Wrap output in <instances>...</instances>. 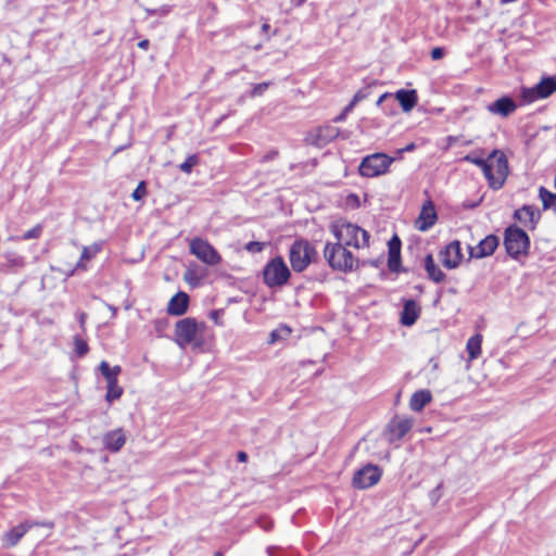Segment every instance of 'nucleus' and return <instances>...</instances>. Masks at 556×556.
<instances>
[{"mask_svg":"<svg viewBox=\"0 0 556 556\" xmlns=\"http://www.w3.org/2000/svg\"><path fill=\"white\" fill-rule=\"evenodd\" d=\"M204 329V323H200L192 317L182 318L175 325V342L181 349H186L188 345L201 348L203 344Z\"/></svg>","mask_w":556,"mask_h":556,"instance_id":"nucleus-1","label":"nucleus"},{"mask_svg":"<svg viewBox=\"0 0 556 556\" xmlns=\"http://www.w3.org/2000/svg\"><path fill=\"white\" fill-rule=\"evenodd\" d=\"M324 257L333 270L341 273L352 271L357 265V260L354 257L348 247L336 243H326L324 249Z\"/></svg>","mask_w":556,"mask_h":556,"instance_id":"nucleus-2","label":"nucleus"},{"mask_svg":"<svg viewBox=\"0 0 556 556\" xmlns=\"http://www.w3.org/2000/svg\"><path fill=\"white\" fill-rule=\"evenodd\" d=\"M332 232L338 242L356 249L368 247L369 233L357 225L339 222L332 226Z\"/></svg>","mask_w":556,"mask_h":556,"instance_id":"nucleus-3","label":"nucleus"},{"mask_svg":"<svg viewBox=\"0 0 556 556\" xmlns=\"http://www.w3.org/2000/svg\"><path fill=\"white\" fill-rule=\"evenodd\" d=\"M489 174L484 177L489 182L490 188L498 190L503 187L509 172L508 160L506 155L500 150H493L489 154Z\"/></svg>","mask_w":556,"mask_h":556,"instance_id":"nucleus-4","label":"nucleus"},{"mask_svg":"<svg viewBox=\"0 0 556 556\" xmlns=\"http://www.w3.org/2000/svg\"><path fill=\"white\" fill-rule=\"evenodd\" d=\"M394 159L386 153H374L365 156L358 167V172L363 177L372 178L388 173L389 167Z\"/></svg>","mask_w":556,"mask_h":556,"instance_id":"nucleus-5","label":"nucleus"},{"mask_svg":"<svg viewBox=\"0 0 556 556\" xmlns=\"http://www.w3.org/2000/svg\"><path fill=\"white\" fill-rule=\"evenodd\" d=\"M315 248L306 240H296L292 243L289 260L294 271H303L316 256Z\"/></svg>","mask_w":556,"mask_h":556,"instance_id":"nucleus-6","label":"nucleus"},{"mask_svg":"<svg viewBox=\"0 0 556 556\" xmlns=\"http://www.w3.org/2000/svg\"><path fill=\"white\" fill-rule=\"evenodd\" d=\"M290 270L282 257L270 260L263 269V279L269 288L281 287L288 282Z\"/></svg>","mask_w":556,"mask_h":556,"instance_id":"nucleus-7","label":"nucleus"},{"mask_svg":"<svg viewBox=\"0 0 556 556\" xmlns=\"http://www.w3.org/2000/svg\"><path fill=\"white\" fill-rule=\"evenodd\" d=\"M504 245L509 256L517 258L527 254L530 240L526 231L518 227L510 226L505 230Z\"/></svg>","mask_w":556,"mask_h":556,"instance_id":"nucleus-8","label":"nucleus"},{"mask_svg":"<svg viewBox=\"0 0 556 556\" xmlns=\"http://www.w3.org/2000/svg\"><path fill=\"white\" fill-rule=\"evenodd\" d=\"M189 252L208 266H216L222 262L217 250L207 241L195 237L189 241Z\"/></svg>","mask_w":556,"mask_h":556,"instance_id":"nucleus-9","label":"nucleus"},{"mask_svg":"<svg viewBox=\"0 0 556 556\" xmlns=\"http://www.w3.org/2000/svg\"><path fill=\"white\" fill-rule=\"evenodd\" d=\"M381 475L382 472L378 466L370 464L366 465L355 472L353 478V485L361 490L368 489L378 483Z\"/></svg>","mask_w":556,"mask_h":556,"instance_id":"nucleus-10","label":"nucleus"},{"mask_svg":"<svg viewBox=\"0 0 556 556\" xmlns=\"http://www.w3.org/2000/svg\"><path fill=\"white\" fill-rule=\"evenodd\" d=\"M556 91V80L552 77L542 79L534 88L525 89L522 97L527 102L549 97Z\"/></svg>","mask_w":556,"mask_h":556,"instance_id":"nucleus-11","label":"nucleus"},{"mask_svg":"<svg viewBox=\"0 0 556 556\" xmlns=\"http://www.w3.org/2000/svg\"><path fill=\"white\" fill-rule=\"evenodd\" d=\"M338 136L339 128L332 125H325L312 131L308 135L307 140L311 144L321 148L328 144L333 139H336Z\"/></svg>","mask_w":556,"mask_h":556,"instance_id":"nucleus-12","label":"nucleus"},{"mask_svg":"<svg viewBox=\"0 0 556 556\" xmlns=\"http://www.w3.org/2000/svg\"><path fill=\"white\" fill-rule=\"evenodd\" d=\"M441 262L444 267L456 268L463 258L459 241H452L440 252Z\"/></svg>","mask_w":556,"mask_h":556,"instance_id":"nucleus-13","label":"nucleus"},{"mask_svg":"<svg viewBox=\"0 0 556 556\" xmlns=\"http://www.w3.org/2000/svg\"><path fill=\"white\" fill-rule=\"evenodd\" d=\"M500 239L495 235H489L482 239L476 247L469 248L470 257L482 258L490 256L498 247Z\"/></svg>","mask_w":556,"mask_h":556,"instance_id":"nucleus-14","label":"nucleus"},{"mask_svg":"<svg viewBox=\"0 0 556 556\" xmlns=\"http://www.w3.org/2000/svg\"><path fill=\"white\" fill-rule=\"evenodd\" d=\"M438 216L434 204L431 200L424 203L419 216L416 220V228L420 231L429 230L437 222Z\"/></svg>","mask_w":556,"mask_h":556,"instance_id":"nucleus-15","label":"nucleus"},{"mask_svg":"<svg viewBox=\"0 0 556 556\" xmlns=\"http://www.w3.org/2000/svg\"><path fill=\"white\" fill-rule=\"evenodd\" d=\"M126 440L127 437L125 431L122 428H117L104 433L102 438V443L108 451L112 453H117L123 448V446L126 443Z\"/></svg>","mask_w":556,"mask_h":556,"instance_id":"nucleus-16","label":"nucleus"},{"mask_svg":"<svg viewBox=\"0 0 556 556\" xmlns=\"http://www.w3.org/2000/svg\"><path fill=\"white\" fill-rule=\"evenodd\" d=\"M37 525L38 523L31 521H26L12 528L2 538L3 546L14 547L15 545H17L21 539L27 533V531Z\"/></svg>","mask_w":556,"mask_h":556,"instance_id":"nucleus-17","label":"nucleus"},{"mask_svg":"<svg viewBox=\"0 0 556 556\" xmlns=\"http://www.w3.org/2000/svg\"><path fill=\"white\" fill-rule=\"evenodd\" d=\"M517 109L516 102L510 97H502L490 103L486 110L494 115L507 117L513 114Z\"/></svg>","mask_w":556,"mask_h":556,"instance_id":"nucleus-18","label":"nucleus"},{"mask_svg":"<svg viewBox=\"0 0 556 556\" xmlns=\"http://www.w3.org/2000/svg\"><path fill=\"white\" fill-rule=\"evenodd\" d=\"M421 308L415 300H406L401 313V324L404 326H413L420 315Z\"/></svg>","mask_w":556,"mask_h":556,"instance_id":"nucleus-19","label":"nucleus"},{"mask_svg":"<svg viewBox=\"0 0 556 556\" xmlns=\"http://www.w3.org/2000/svg\"><path fill=\"white\" fill-rule=\"evenodd\" d=\"M389 247V258H388V267L391 271L397 273L400 271L401 265V240L397 236L391 238L388 243Z\"/></svg>","mask_w":556,"mask_h":556,"instance_id":"nucleus-20","label":"nucleus"},{"mask_svg":"<svg viewBox=\"0 0 556 556\" xmlns=\"http://www.w3.org/2000/svg\"><path fill=\"white\" fill-rule=\"evenodd\" d=\"M189 305V296L185 292L176 293L168 302L167 313L173 316L184 315Z\"/></svg>","mask_w":556,"mask_h":556,"instance_id":"nucleus-21","label":"nucleus"},{"mask_svg":"<svg viewBox=\"0 0 556 556\" xmlns=\"http://www.w3.org/2000/svg\"><path fill=\"white\" fill-rule=\"evenodd\" d=\"M101 250H102V244L99 242H96L88 247H83V251H81L79 261L77 262L75 268L72 270L71 275L76 270H86L87 269L86 263L88 261L92 260L93 257H96V255L98 253H100Z\"/></svg>","mask_w":556,"mask_h":556,"instance_id":"nucleus-22","label":"nucleus"},{"mask_svg":"<svg viewBox=\"0 0 556 556\" xmlns=\"http://www.w3.org/2000/svg\"><path fill=\"white\" fill-rule=\"evenodd\" d=\"M394 99L399 101L404 112H409L416 105L418 97L414 89H400L395 92Z\"/></svg>","mask_w":556,"mask_h":556,"instance_id":"nucleus-23","label":"nucleus"},{"mask_svg":"<svg viewBox=\"0 0 556 556\" xmlns=\"http://www.w3.org/2000/svg\"><path fill=\"white\" fill-rule=\"evenodd\" d=\"M413 427L408 418H395L390 424V432L394 439H402Z\"/></svg>","mask_w":556,"mask_h":556,"instance_id":"nucleus-24","label":"nucleus"},{"mask_svg":"<svg viewBox=\"0 0 556 556\" xmlns=\"http://www.w3.org/2000/svg\"><path fill=\"white\" fill-rule=\"evenodd\" d=\"M431 400L432 395L429 390H419L412 395L409 407L414 412H420Z\"/></svg>","mask_w":556,"mask_h":556,"instance_id":"nucleus-25","label":"nucleus"},{"mask_svg":"<svg viewBox=\"0 0 556 556\" xmlns=\"http://www.w3.org/2000/svg\"><path fill=\"white\" fill-rule=\"evenodd\" d=\"M425 269L428 274L429 279L437 283L442 282L445 279V274L434 263L433 256L431 254H428L425 257Z\"/></svg>","mask_w":556,"mask_h":556,"instance_id":"nucleus-26","label":"nucleus"},{"mask_svg":"<svg viewBox=\"0 0 556 556\" xmlns=\"http://www.w3.org/2000/svg\"><path fill=\"white\" fill-rule=\"evenodd\" d=\"M514 216L525 225H527V223L534 225L539 219L540 214L533 206L525 205L523 207L517 210Z\"/></svg>","mask_w":556,"mask_h":556,"instance_id":"nucleus-27","label":"nucleus"},{"mask_svg":"<svg viewBox=\"0 0 556 556\" xmlns=\"http://www.w3.org/2000/svg\"><path fill=\"white\" fill-rule=\"evenodd\" d=\"M482 334L477 333L470 337L466 343L468 361L472 362L481 355Z\"/></svg>","mask_w":556,"mask_h":556,"instance_id":"nucleus-28","label":"nucleus"},{"mask_svg":"<svg viewBox=\"0 0 556 556\" xmlns=\"http://www.w3.org/2000/svg\"><path fill=\"white\" fill-rule=\"evenodd\" d=\"M99 369L106 380V386L117 382V377L122 370L119 366L110 367L109 363L105 361L100 363Z\"/></svg>","mask_w":556,"mask_h":556,"instance_id":"nucleus-29","label":"nucleus"},{"mask_svg":"<svg viewBox=\"0 0 556 556\" xmlns=\"http://www.w3.org/2000/svg\"><path fill=\"white\" fill-rule=\"evenodd\" d=\"M371 85L359 89L353 97L352 101L344 108V112H351L353 108L361 101L367 99L371 92Z\"/></svg>","mask_w":556,"mask_h":556,"instance_id":"nucleus-30","label":"nucleus"},{"mask_svg":"<svg viewBox=\"0 0 556 556\" xmlns=\"http://www.w3.org/2000/svg\"><path fill=\"white\" fill-rule=\"evenodd\" d=\"M463 161L472 163V164L479 166L482 169L483 175L489 174V166H488L489 156L486 159H482L481 156H476L473 154H467L463 157Z\"/></svg>","mask_w":556,"mask_h":556,"instance_id":"nucleus-31","label":"nucleus"},{"mask_svg":"<svg viewBox=\"0 0 556 556\" xmlns=\"http://www.w3.org/2000/svg\"><path fill=\"white\" fill-rule=\"evenodd\" d=\"M539 197L542 200L543 208L548 210L554 204L556 200V193H553L545 189L544 187H540Z\"/></svg>","mask_w":556,"mask_h":556,"instance_id":"nucleus-32","label":"nucleus"},{"mask_svg":"<svg viewBox=\"0 0 556 556\" xmlns=\"http://www.w3.org/2000/svg\"><path fill=\"white\" fill-rule=\"evenodd\" d=\"M106 388H108V391H106L105 399L110 403L113 402L114 400L119 399L123 394V389L117 384V382L108 384Z\"/></svg>","mask_w":556,"mask_h":556,"instance_id":"nucleus-33","label":"nucleus"},{"mask_svg":"<svg viewBox=\"0 0 556 556\" xmlns=\"http://www.w3.org/2000/svg\"><path fill=\"white\" fill-rule=\"evenodd\" d=\"M199 157L197 154L189 155L185 162L179 165V169L186 174L191 173L192 168L198 165Z\"/></svg>","mask_w":556,"mask_h":556,"instance_id":"nucleus-34","label":"nucleus"},{"mask_svg":"<svg viewBox=\"0 0 556 556\" xmlns=\"http://www.w3.org/2000/svg\"><path fill=\"white\" fill-rule=\"evenodd\" d=\"M41 232H42V226L40 224H38L35 227H33L31 229H29L28 231H26L20 239H22V240L37 239L40 237ZM13 239L16 240L17 238H13Z\"/></svg>","mask_w":556,"mask_h":556,"instance_id":"nucleus-35","label":"nucleus"},{"mask_svg":"<svg viewBox=\"0 0 556 556\" xmlns=\"http://www.w3.org/2000/svg\"><path fill=\"white\" fill-rule=\"evenodd\" d=\"M74 344H75V351L79 356H84L85 354L88 353V351H89L88 344L80 337H75Z\"/></svg>","mask_w":556,"mask_h":556,"instance_id":"nucleus-36","label":"nucleus"},{"mask_svg":"<svg viewBox=\"0 0 556 556\" xmlns=\"http://www.w3.org/2000/svg\"><path fill=\"white\" fill-rule=\"evenodd\" d=\"M147 195V186L144 181H140L137 188L134 190L131 198L135 201H140Z\"/></svg>","mask_w":556,"mask_h":556,"instance_id":"nucleus-37","label":"nucleus"},{"mask_svg":"<svg viewBox=\"0 0 556 556\" xmlns=\"http://www.w3.org/2000/svg\"><path fill=\"white\" fill-rule=\"evenodd\" d=\"M172 11V5L165 4L157 9L147 10L150 15L165 16Z\"/></svg>","mask_w":556,"mask_h":556,"instance_id":"nucleus-38","label":"nucleus"},{"mask_svg":"<svg viewBox=\"0 0 556 556\" xmlns=\"http://www.w3.org/2000/svg\"><path fill=\"white\" fill-rule=\"evenodd\" d=\"M269 87V83H261V84H256L254 85L252 91H251V97H260L262 96Z\"/></svg>","mask_w":556,"mask_h":556,"instance_id":"nucleus-39","label":"nucleus"},{"mask_svg":"<svg viewBox=\"0 0 556 556\" xmlns=\"http://www.w3.org/2000/svg\"><path fill=\"white\" fill-rule=\"evenodd\" d=\"M264 249V243L258 241H250L245 244V250L251 253H260Z\"/></svg>","mask_w":556,"mask_h":556,"instance_id":"nucleus-40","label":"nucleus"},{"mask_svg":"<svg viewBox=\"0 0 556 556\" xmlns=\"http://www.w3.org/2000/svg\"><path fill=\"white\" fill-rule=\"evenodd\" d=\"M223 315V311L214 309L210 313V318L216 324V325H223L220 321V316Z\"/></svg>","mask_w":556,"mask_h":556,"instance_id":"nucleus-41","label":"nucleus"},{"mask_svg":"<svg viewBox=\"0 0 556 556\" xmlns=\"http://www.w3.org/2000/svg\"><path fill=\"white\" fill-rule=\"evenodd\" d=\"M444 56V49L441 47H435L431 50L432 60H440Z\"/></svg>","mask_w":556,"mask_h":556,"instance_id":"nucleus-42","label":"nucleus"},{"mask_svg":"<svg viewBox=\"0 0 556 556\" xmlns=\"http://www.w3.org/2000/svg\"><path fill=\"white\" fill-rule=\"evenodd\" d=\"M277 156H278V151L271 150L262 156L261 162L266 163V162L275 160Z\"/></svg>","mask_w":556,"mask_h":556,"instance_id":"nucleus-43","label":"nucleus"},{"mask_svg":"<svg viewBox=\"0 0 556 556\" xmlns=\"http://www.w3.org/2000/svg\"><path fill=\"white\" fill-rule=\"evenodd\" d=\"M258 525L265 531H269L273 528V521L267 518L260 519Z\"/></svg>","mask_w":556,"mask_h":556,"instance_id":"nucleus-44","label":"nucleus"},{"mask_svg":"<svg viewBox=\"0 0 556 556\" xmlns=\"http://www.w3.org/2000/svg\"><path fill=\"white\" fill-rule=\"evenodd\" d=\"M441 486H442V484H439L434 490H432L430 492V498L433 503H437L441 497V493H440Z\"/></svg>","mask_w":556,"mask_h":556,"instance_id":"nucleus-45","label":"nucleus"},{"mask_svg":"<svg viewBox=\"0 0 556 556\" xmlns=\"http://www.w3.org/2000/svg\"><path fill=\"white\" fill-rule=\"evenodd\" d=\"M392 98H393L392 93L386 92V93H383V94H381V96L379 97V99L377 100V103H376V104H377L378 106H380V105H381L382 103H384L387 100L392 99Z\"/></svg>","mask_w":556,"mask_h":556,"instance_id":"nucleus-46","label":"nucleus"},{"mask_svg":"<svg viewBox=\"0 0 556 556\" xmlns=\"http://www.w3.org/2000/svg\"><path fill=\"white\" fill-rule=\"evenodd\" d=\"M237 459L241 463H244L248 459V454L245 452L240 451L237 454Z\"/></svg>","mask_w":556,"mask_h":556,"instance_id":"nucleus-47","label":"nucleus"},{"mask_svg":"<svg viewBox=\"0 0 556 556\" xmlns=\"http://www.w3.org/2000/svg\"><path fill=\"white\" fill-rule=\"evenodd\" d=\"M35 523H37V521H34ZM36 527H46V528H53V522L51 521H42V522H38V525Z\"/></svg>","mask_w":556,"mask_h":556,"instance_id":"nucleus-48","label":"nucleus"},{"mask_svg":"<svg viewBox=\"0 0 556 556\" xmlns=\"http://www.w3.org/2000/svg\"><path fill=\"white\" fill-rule=\"evenodd\" d=\"M278 338H279L278 331L274 330V331L270 332V340H269V342L270 343H275L278 340Z\"/></svg>","mask_w":556,"mask_h":556,"instance_id":"nucleus-49","label":"nucleus"},{"mask_svg":"<svg viewBox=\"0 0 556 556\" xmlns=\"http://www.w3.org/2000/svg\"><path fill=\"white\" fill-rule=\"evenodd\" d=\"M138 47H139L140 49H144V50H146V49H148V47H149V40H148V39H143V40L139 41V42H138Z\"/></svg>","mask_w":556,"mask_h":556,"instance_id":"nucleus-50","label":"nucleus"},{"mask_svg":"<svg viewBox=\"0 0 556 556\" xmlns=\"http://www.w3.org/2000/svg\"><path fill=\"white\" fill-rule=\"evenodd\" d=\"M348 113H349V112H344V111H343L339 116H337V117L334 118V121H336V122H341V121H343V119H344V117H345V115H346Z\"/></svg>","mask_w":556,"mask_h":556,"instance_id":"nucleus-51","label":"nucleus"},{"mask_svg":"<svg viewBox=\"0 0 556 556\" xmlns=\"http://www.w3.org/2000/svg\"><path fill=\"white\" fill-rule=\"evenodd\" d=\"M269 28H270V25L267 23L262 25V31H264V33H267L269 30Z\"/></svg>","mask_w":556,"mask_h":556,"instance_id":"nucleus-52","label":"nucleus"},{"mask_svg":"<svg viewBox=\"0 0 556 556\" xmlns=\"http://www.w3.org/2000/svg\"><path fill=\"white\" fill-rule=\"evenodd\" d=\"M108 307L110 308L112 315L115 316L116 312H117V308L115 306H113V305H108Z\"/></svg>","mask_w":556,"mask_h":556,"instance_id":"nucleus-53","label":"nucleus"},{"mask_svg":"<svg viewBox=\"0 0 556 556\" xmlns=\"http://www.w3.org/2000/svg\"><path fill=\"white\" fill-rule=\"evenodd\" d=\"M86 317H87L86 313L80 314L79 323L81 326L84 325Z\"/></svg>","mask_w":556,"mask_h":556,"instance_id":"nucleus-54","label":"nucleus"},{"mask_svg":"<svg viewBox=\"0 0 556 556\" xmlns=\"http://www.w3.org/2000/svg\"><path fill=\"white\" fill-rule=\"evenodd\" d=\"M414 143H410L409 146H407L404 150L405 151H412L414 149Z\"/></svg>","mask_w":556,"mask_h":556,"instance_id":"nucleus-55","label":"nucleus"},{"mask_svg":"<svg viewBox=\"0 0 556 556\" xmlns=\"http://www.w3.org/2000/svg\"><path fill=\"white\" fill-rule=\"evenodd\" d=\"M274 549H275L274 547H268V548H267V554H268L269 556H274V554H273Z\"/></svg>","mask_w":556,"mask_h":556,"instance_id":"nucleus-56","label":"nucleus"},{"mask_svg":"<svg viewBox=\"0 0 556 556\" xmlns=\"http://www.w3.org/2000/svg\"><path fill=\"white\" fill-rule=\"evenodd\" d=\"M437 368H438V363H437V362H434V363H433V369H437Z\"/></svg>","mask_w":556,"mask_h":556,"instance_id":"nucleus-57","label":"nucleus"},{"mask_svg":"<svg viewBox=\"0 0 556 556\" xmlns=\"http://www.w3.org/2000/svg\"><path fill=\"white\" fill-rule=\"evenodd\" d=\"M254 49H255V50L261 49V45H256V46L254 47Z\"/></svg>","mask_w":556,"mask_h":556,"instance_id":"nucleus-58","label":"nucleus"},{"mask_svg":"<svg viewBox=\"0 0 556 556\" xmlns=\"http://www.w3.org/2000/svg\"><path fill=\"white\" fill-rule=\"evenodd\" d=\"M214 556H222V554L219 552L215 553Z\"/></svg>","mask_w":556,"mask_h":556,"instance_id":"nucleus-59","label":"nucleus"}]
</instances>
